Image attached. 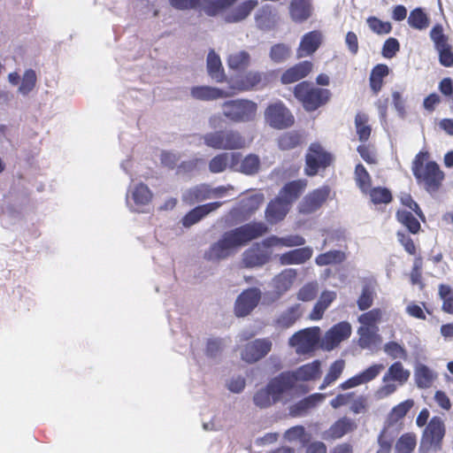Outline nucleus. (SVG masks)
Returning <instances> with one entry per match:
<instances>
[{
    "mask_svg": "<svg viewBox=\"0 0 453 453\" xmlns=\"http://www.w3.org/2000/svg\"><path fill=\"white\" fill-rule=\"evenodd\" d=\"M356 423L348 417H342L336 420L329 428L328 434L332 439H339L348 433L354 431Z\"/></svg>",
    "mask_w": 453,
    "mask_h": 453,
    "instance_id": "obj_33",
    "label": "nucleus"
},
{
    "mask_svg": "<svg viewBox=\"0 0 453 453\" xmlns=\"http://www.w3.org/2000/svg\"><path fill=\"white\" fill-rule=\"evenodd\" d=\"M290 210V206L279 196L272 200L265 210V219L270 224H277L284 219Z\"/></svg>",
    "mask_w": 453,
    "mask_h": 453,
    "instance_id": "obj_26",
    "label": "nucleus"
},
{
    "mask_svg": "<svg viewBox=\"0 0 453 453\" xmlns=\"http://www.w3.org/2000/svg\"><path fill=\"white\" fill-rule=\"evenodd\" d=\"M346 258L344 252L341 250H329L316 257L315 262L319 266L341 264Z\"/></svg>",
    "mask_w": 453,
    "mask_h": 453,
    "instance_id": "obj_47",
    "label": "nucleus"
},
{
    "mask_svg": "<svg viewBox=\"0 0 453 453\" xmlns=\"http://www.w3.org/2000/svg\"><path fill=\"white\" fill-rule=\"evenodd\" d=\"M262 194H253L242 198L237 205L231 211L232 215H250L259 208L263 203Z\"/></svg>",
    "mask_w": 453,
    "mask_h": 453,
    "instance_id": "obj_27",
    "label": "nucleus"
},
{
    "mask_svg": "<svg viewBox=\"0 0 453 453\" xmlns=\"http://www.w3.org/2000/svg\"><path fill=\"white\" fill-rule=\"evenodd\" d=\"M293 94L303 109L309 112L326 105L332 96L328 88L316 87L306 81L297 83L294 87Z\"/></svg>",
    "mask_w": 453,
    "mask_h": 453,
    "instance_id": "obj_3",
    "label": "nucleus"
},
{
    "mask_svg": "<svg viewBox=\"0 0 453 453\" xmlns=\"http://www.w3.org/2000/svg\"><path fill=\"white\" fill-rule=\"evenodd\" d=\"M289 12L295 22H303L311 15L310 2H291Z\"/></svg>",
    "mask_w": 453,
    "mask_h": 453,
    "instance_id": "obj_42",
    "label": "nucleus"
},
{
    "mask_svg": "<svg viewBox=\"0 0 453 453\" xmlns=\"http://www.w3.org/2000/svg\"><path fill=\"white\" fill-rule=\"evenodd\" d=\"M290 48L284 43L274 44L270 50V58L274 63L286 61L290 57Z\"/></svg>",
    "mask_w": 453,
    "mask_h": 453,
    "instance_id": "obj_56",
    "label": "nucleus"
},
{
    "mask_svg": "<svg viewBox=\"0 0 453 453\" xmlns=\"http://www.w3.org/2000/svg\"><path fill=\"white\" fill-rule=\"evenodd\" d=\"M355 180L362 193H367L372 185V178L362 164H358L355 167Z\"/></svg>",
    "mask_w": 453,
    "mask_h": 453,
    "instance_id": "obj_51",
    "label": "nucleus"
},
{
    "mask_svg": "<svg viewBox=\"0 0 453 453\" xmlns=\"http://www.w3.org/2000/svg\"><path fill=\"white\" fill-rule=\"evenodd\" d=\"M384 368L383 364H373L360 373L341 383L339 388L342 390H346L370 382L377 378Z\"/></svg>",
    "mask_w": 453,
    "mask_h": 453,
    "instance_id": "obj_18",
    "label": "nucleus"
},
{
    "mask_svg": "<svg viewBox=\"0 0 453 453\" xmlns=\"http://www.w3.org/2000/svg\"><path fill=\"white\" fill-rule=\"evenodd\" d=\"M313 65L311 61L304 60L286 69L281 76L280 82L288 85L297 82L307 77L312 71Z\"/></svg>",
    "mask_w": 453,
    "mask_h": 453,
    "instance_id": "obj_20",
    "label": "nucleus"
},
{
    "mask_svg": "<svg viewBox=\"0 0 453 453\" xmlns=\"http://www.w3.org/2000/svg\"><path fill=\"white\" fill-rule=\"evenodd\" d=\"M334 157L319 143H311L305 156L304 173L315 176L320 170H325L333 163Z\"/></svg>",
    "mask_w": 453,
    "mask_h": 453,
    "instance_id": "obj_9",
    "label": "nucleus"
},
{
    "mask_svg": "<svg viewBox=\"0 0 453 453\" xmlns=\"http://www.w3.org/2000/svg\"><path fill=\"white\" fill-rule=\"evenodd\" d=\"M264 114L269 126L276 129H285L292 127L295 123L294 115L280 100L268 104Z\"/></svg>",
    "mask_w": 453,
    "mask_h": 453,
    "instance_id": "obj_10",
    "label": "nucleus"
},
{
    "mask_svg": "<svg viewBox=\"0 0 453 453\" xmlns=\"http://www.w3.org/2000/svg\"><path fill=\"white\" fill-rule=\"evenodd\" d=\"M384 351L393 359H407V350L396 342H388L384 345Z\"/></svg>",
    "mask_w": 453,
    "mask_h": 453,
    "instance_id": "obj_58",
    "label": "nucleus"
},
{
    "mask_svg": "<svg viewBox=\"0 0 453 453\" xmlns=\"http://www.w3.org/2000/svg\"><path fill=\"white\" fill-rule=\"evenodd\" d=\"M380 319L381 311L378 308H375L361 314L358 318V321L365 326H372L378 323Z\"/></svg>",
    "mask_w": 453,
    "mask_h": 453,
    "instance_id": "obj_62",
    "label": "nucleus"
},
{
    "mask_svg": "<svg viewBox=\"0 0 453 453\" xmlns=\"http://www.w3.org/2000/svg\"><path fill=\"white\" fill-rule=\"evenodd\" d=\"M368 122L369 118L365 113L358 112L355 117L356 132L361 142H367L371 136L372 127Z\"/></svg>",
    "mask_w": 453,
    "mask_h": 453,
    "instance_id": "obj_43",
    "label": "nucleus"
},
{
    "mask_svg": "<svg viewBox=\"0 0 453 453\" xmlns=\"http://www.w3.org/2000/svg\"><path fill=\"white\" fill-rule=\"evenodd\" d=\"M261 298V293L258 288H248L242 292L234 304V313L237 317L249 315L258 304Z\"/></svg>",
    "mask_w": 453,
    "mask_h": 453,
    "instance_id": "obj_15",
    "label": "nucleus"
},
{
    "mask_svg": "<svg viewBox=\"0 0 453 453\" xmlns=\"http://www.w3.org/2000/svg\"><path fill=\"white\" fill-rule=\"evenodd\" d=\"M211 197V188L207 184H201L188 189L185 196L184 200L189 203H196L207 200Z\"/></svg>",
    "mask_w": 453,
    "mask_h": 453,
    "instance_id": "obj_40",
    "label": "nucleus"
},
{
    "mask_svg": "<svg viewBox=\"0 0 453 453\" xmlns=\"http://www.w3.org/2000/svg\"><path fill=\"white\" fill-rule=\"evenodd\" d=\"M414 379L417 387L425 389L433 385L436 374L427 365L418 364L415 367Z\"/></svg>",
    "mask_w": 453,
    "mask_h": 453,
    "instance_id": "obj_32",
    "label": "nucleus"
},
{
    "mask_svg": "<svg viewBox=\"0 0 453 453\" xmlns=\"http://www.w3.org/2000/svg\"><path fill=\"white\" fill-rule=\"evenodd\" d=\"M367 23L372 31L378 35H386L390 33L392 27L388 21H382L376 17L367 19Z\"/></svg>",
    "mask_w": 453,
    "mask_h": 453,
    "instance_id": "obj_61",
    "label": "nucleus"
},
{
    "mask_svg": "<svg viewBox=\"0 0 453 453\" xmlns=\"http://www.w3.org/2000/svg\"><path fill=\"white\" fill-rule=\"evenodd\" d=\"M267 232L268 227L265 223L256 221L226 231L204 252V258L208 261L225 259L238 248L245 246Z\"/></svg>",
    "mask_w": 453,
    "mask_h": 453,
    "instance_id": "obj_1",
    "label": "nucleus"
},
{
    "mask_svg": "<svg viewBox=\"0 0 453 453\" xmlns=\"http://www.w3.org/2000/svg\"><path fill=\"white\" fill-rule=\"evenodd\" d=\"M388 73L389 69L388 65L384 64H379L372 69L369 79L370 87L375 95L380 91L383 86V79L388 76Z\"/></svg>",
    "mask_w": 453,
    "mask_h": 453,
    "instance_id": "obj_38",
    "label": "nucleus"
},
{
    "mask_svg": "<svg viewBox=\"0 0 453 453\" xmlns=\"http://www.w3.org/2000/svg\"><path fill=\"white\" fill-rule=\"evenodd\" d=\"M260 167V159L255 154H250L245 157L240 165V171L248 175L257 173Z\"/></svg>",
    "mask_w": 453,
    "mask_h": 453,
    "instance_id": "obj_54",
    "label": "nucleus"
},
{
    "mask_svg": "<svg viewBox=\"0 0 453 453\" xmlns=\"http://www.w3.org/2000/svg\"><path fill=\"white\" fill-rule=\"evenodd\" d=\"M296 278V271L289 268L283 270L273 279L274 289L278 296H282L292 287Z\"/></svg>",
    "mask_w": 453,
    "mask_h": 453,
    "instance_id": "obj_31",
    "label": "nucleus"
},
{
    "mask_svg": "<svg viewBox=\"0 0 453 453\" xmlns=\"http://www.w3.org/2000/svg\"><path fill=\"white\" fill-rule=\"evenodd\" d=\"M400 50V43L399 42L394 38L389 37L387 39L382 47V56L386 58H394L396 53Z\"/></svg>",
    "mask_w": 453,
    "mask_h": 453,
    "instance_id": "obj_64",
    "label": "nucleus"
},
{
    "mask_svg": "<svg viewBox=\"0 0 453 453\" xmlns=\"http://www.w3.org/2000/svg\"><path fill=\"white\" fill-rule=\"evenodd\" d=\"M439 296L442 300L441 310L449 314H453V291L449 285L439 286Z\"/></svg>",
    "mask_w": 453,
    "mask_h": 453,
    "instance_id": "obj_53",
    "label": "nucleus"
},
{
    "mask_svg": "<svg viewBox=\"0 0 453 453\" xmlns=\"http://www.w3.org/2000/svg\"><path fill=\"white\" fill-rule=\"evenodd\" d=\"M320 362L319 360H314L311 363L303 365L299 367L296 376L297 379L299 378L303 380H316L320 375Z\"/></svg>",
    "mask_w": 453,
    "mask_h": 453,
    "instance_id": "obj_44",
    "label": "nucleus"
},
{
    "mask_svg": "<svg viewBox=\"0 0 453 453\" xmlns=\"http://www.w3.org/2000/svg\"><path fill=\"white\" fill-rule=\"evenodd\" d=\"M416 446L417 435L414 433H405L395 443V453H412Z\"/></svg>",
    "mask_w": 453,
    "mask_h": 453,
    "instance_id": "obj_45",
    "label": "nucleus"
},
{
    "mask_svg": "<svg viewBox=\"0 0 453 453\" xmlns=\"http://www.w3.org/2000/svg\"><path fill=\"white\" fill-rule=\"evenodd\" d=\"M289 343L298 353H310L320 345V328L313 326L300 330L291 336Z\"/></svg>",
    "mask_w": 453,
    "mask_h": 453,
    "instance_id": "obj_11",
    "label": "nucleus"
},
{
    "mask_svg": "<svg viewBox=\"0 0 453 453\" xmlns=\"http://www.w3.org/2000/svg\"><path fill=\"white\" fill-rule=\"evenodd\" d=\"M241 157L240 153H220L213 157L209 162V170L212 173L224 172L230 163L236 164Z\"/></svg>",
    "mask_w": 453,
    "mask_h": 453,
    "instance_id": "obj_29",
    "label": "nucleus"
},
{
    "mask_svg": "<svg viewBox=\"0 0 453 453\" xmlns=\"http://www.w3.org/2000/svg\"><path fill=\"white\" fill-rule=\"evenodd\" d=\"M153 194L144 183H138L132 190V198L137 205H146L152 199Z\"/></svg>",
    "mask_w": 453,
    "mask_h": 453,
    "instance_id": "obj_49",
    "label": "nucleus"
},
{
    "mask_svg": "<svg viewBox=\"0 0 453 453\" xmlns=\"http://www.w3.org/2000/svg\"><path fill=\"white\" fill-rule=\"evenodd\" d=\"M204 144L214 150H238L245 146L244 137L236 130H219L203 135Z\"/></svg>",
    "mask_w": 453,
    "mask_h": 453,
    "instance_id": "obj_7",
    "label": "nucleus"
},
{
    "mask_svg": "<svg viewBox=\"0 0 453 453\" xmlns=\"http://www.w3.org/2000/svg\"><path fill=\"white\" fill-rule=\"evenodd\" d=\"M331 191V188L328 185H324L309 192L298 205L299 212L302 214H311L317 211L327 201Z\"/></svg>",
    "mask_w": 453,
    "mask_h": 453,
    "instance_id": "obj_13",
    "label": "nucleus"
},
{
    "mask_svg": "<svg viewBox=\"0 0 453 453\" xmlns=\"http://www.w3.org/2000/svg\"><path fill=\"white\" fill-rule=\"evenodd\" d=\"M322 42V35L319 31L314 30L305 34L297 49V57L304 58L313 54Z\"/></svg>",
    "mask_w": 453,
    "mask_h": 453,
    "instance_id": "obj_24",
    "label": "nucleus"
},
{
    "mask_svg": "<svg viewBox=\"0 0 453 453\" xmlns=\"http://www.w3.org/2000/svg\"><path fill=\"white\" fill-rule=\"evenodd\" d=\"M296 376L290 372H281L272 379L267 386L273 393V402H278L284 393L290 391L296 385Z\"/></svg>",
    "mask_w": 453,
    "mask_h": 453,
    "instance_id": "obj_16",
    "label": "nucleus"
},
{
    "mask_svg": "<svg viewBox=\"0 0 453 453\" xmlns=\"http://www.w3.org/2000/svg\"><path fill=\"white\" fill-rule=\"evenodd\" d=\"M376 296L374 288L370 284H365L357 298V304L360 311H366L372 307Z\"/></svg>",
    "mask_w": 453,
    "mask_h": 453,
    "instance_id": "obj_52",
    "label": "nucleus"
},
{
    "mask_svg": "<svg viewBox=\"0 0 453 453\" xmlns=\"http://www.w3.org/2000/svg\"><path fill=\"white\" fill-rule=\"evenodd\" d=\"M430 38L434 44L435 50L450 45L449 37L444 34L441 24L434 25L430 31Z\"/></svg>",
    "mask_w": 453,
    "mask_h": 453,
    "instance_id": "obj_55",
    "label": "nucleus"
},
{
    "mask_svg": "<svg viewBox=\"0 0 453 453\" xmlns=\"http://www.w3.org/2000/svg\"><path fill=\"white\" fill-rule=\"evenodd\" d=\"M351 326L348 321H341L328 329L320 341V348L331 351L351 335Z\"/></svg>",
    "mask_w": 453,
    "mask_h": 453,
    "instance_id": "obj_12",
    "label": "nucleus"
},
{
    "mask_svg": "<svg viewBox=\"0 0 453 453\" xmlns=\"http://www.w3.org/2000/svg\"><path fill=\"white\" fill-rule=\"evenodd\" d=\"M207 72L216 82L221 83L226 80L220 58L213 50H210L207 56Z\"/></svg>",
    "mask_w": 453,
    "mask_h": 453,
    "instance_id": "obj_30",
    "label": "nucleus"
},
{
    "mask_svg": "<svg viewBox=\"0 0 453 453\" xmlns=\"http://www.w3.org/2000/svg\"><path fill=\"white\" fill-rule=\"evenodd\" d=\"M307 184L305 179L288 181L281 188L278 196L291 206L304 192Z\"/></svg>",
    "mask_w": 453,
    "mask_h": 453,
    "instance_id": "obj_21",
    "label": "nucleus"
},
{
    "mask_svg": "<svg viewBox=\"0 0 453 453\" xmlns=\"http://www.w3.org/2000/svg\"><path fill=\"white\" fill-rule=\"evenodd\" d=\"M411 372L405 369L400 361L389 365L382 377V385L376 390L378 399L386 398L393 395L399 387L403 386L410 379Z\"/></svg>",
    "mask_w": 453,
    "mask_h": 453,
    "instance_id": "obj_6",
    "label": "nucleus"
},
{
    "mask_svg": "<svg viewBox=\"0 0 453 453\" xmlns=\"http://www.w3.org/2000/svg\"><path fill=\"white\" fill-rule=\"evenodd\" d=\"M413 406L414 401L412 399H407L394 406L388 413L389 422L397 423L407 415Z\"/></svg>",
    "mask_w": 453,
    "mask_h": 453,
    "instance_id": "obj_46",
    "label": "nucleus"
},
{
    "mask_svg": "<svg viewBox=\"0 0 453 453\" xmlns=\"http://www.w3.org/2000/svg\"><path fill=\"white\" fill-rule=\"evenodd\" d=\"M326 398L325 394L315 393L310 395L309 396L303 398L296 403L293 407V412L296 415H302L307 411L316 407L319 403H321Z\"/></svg>",
    "mask_w": 453,
    "mask_h": 453,
    "instance_id": "obj_39",
    "label": "nucleus"
},
{
    "mask_svg": "<svg viewBox=\"0 0 453 453\" xmlns=\"http://www.w3.org/2000/svg\"><path fill=\"white\" fill-rule=\"evenodd\" d=\"M272 346L268 338L249 342L242 348L241 358L248 364H254L265 357L271 351Z\"/></svg>",
    "mask_w": 453,
    "mask_h": 453,
    "instance_id": "obj_14",
    "label": "nucleus"
},
{
    "mask_svg": "<svg viewBox=\"0 0 453 453\" xmlns=\"http://www.w3.org/2000/svg\"><path fill=\"white\" fill-rule=\"evenodd\" d=\"M234 93H228L219 88L211 86H196L190 89V95L194 99L200 101H213L219 98H226Z\"/></svg>",
    "mask_w": 453,
    "mask_h": 453,
    "instance_id": "obj_23",
    "label": "nucleus"
},
{
    "mask_svg": "<svg viewBox=\"0 0 453 453\" xmlns=\"http://www.w3.org/2000/svg\"><path fill=\"white\" fill-rule=\"evenodd\" d=\"M253 401L254 403L260 408L269 407L272 403H275L273 402V393L269 390L268 386H266L265 388L258 390L255 394Z\"/></svg>",
    "mask_w": 453,
    "mask_h": 453,
    "instance_id": "obj_60",
    "label": "nucleus"
},
{
    "mask_svg": "<svg viewBox=\"0 0 453 453\" xmlns=\"http://www.w3.org/2000/svg\"><path fill=\"white\" fill-rule=\"evenodd\" d=\"M265 79V74L264 73L258 71H250L245 74L234 79L231 88L239 92H243L252 90L257 87L263 88L265 86V83L264 82Z\"/></svg>",
    "mask_w": 453,
    "mask_h": 453,
    "instance_id": "obj_17",
    "label": "nucleus"
},
{
    "mask_svg": "<svg viewBox=\"0 0 453 453\" xmlns=\"http://www.w3.org/2000/svg\"><path fill=\"white\" fill-rule=\"evenodd\" d=\"M223 116L233 123H248L256 119L257 104L246 98H237L225 101L221 104Z\"/></svg>",
    "mask_w": 453,
    "mask_h": 453,
    "instance_id": "obj_5",
    "label": "nucleus"
},
{
    "mask_svg": "<svg viewBox=\"0 0 453 453\" xmlns=\"http://www.w3.org/2000/svg\"><path fill=\"white\" fill-rule=\"evenodd\" d=\"M395 217L397 221L404 226L410 233L416 234L420 231V223L411 211L406 210H398L396 211Z\"/></svg>",
    "mask_w": 453,
    "mask_h": 453,
    "instance_id": "obj_41",
    "label": "nucleus"
},
{
    "mask_svg": "<svg viewBox=\"0 0 453 453\" xmlns=\"http://www.w3.org/2000/svg\"><path fill=\"white\" fill-rule=\"evenodd\" d=\"M409 25L418 30L428 27L430 20L426 13L421 8L412 10L408 17Z\"/></svg>",
    "mask_w": 453,
    "mask_h": 453,
    "instance_id": "obj_48",
    "label": "nucleus"
},
{
    "mask_svg": "<svg viewBox=\"0 0 453 453\" xmlns=\"http://www.w3.org/2000/svg\"><path fill=\"white\" fill-rule=\"evenodd\" d=\"M344 366L345 363L342 359H338L332 363L319 389H324L334 382L342 373Z\"/></svg>",
    "mask_w": 453,
    "mask_h": 453,
    "instance_id": "obj_50",
    "label": "nucleus"
},
{
    "mask_svg": "<svg viewBox=\"0 0 453 453\" xmlns=\"http://www.w3.org/2000/svg\"><path fill=\"white\" fill-rule=\"evenodd\" d=\"M318 295V283L308 282L297 293V299L303 302L313 300Z\"/></svg>",
    "mask_w": 453,
    "mask_h": 453,
    "instance_id": "obj_59",
    "label": "nucleus"
},
{
    "mask_svg": "<svg viewBox=\"0 0 453 453\" xmlns=\"http://www.w3.org/2000/svg\"><path fill=\"white\" fill-rule=\"evenodd\" d=\"M37 76L33 69L27 70L21 79V83L19 88V91L22 95H28L35 87Z\"/></svg>",
    "mask_w": 453,
    "mask_h": 453,
    "instance_id": "obj_57",
    "label": "nucleus"
},
{
    "mask_svg": "<svg viewBox=\"0 0 453 453\" xmlns=\"http://www.w3.org/2000/svg\"><path fill=\"white\" fill-rule=\"evenodd\" d=\"M445 434L446 426L443 419L440 416H434L422 432L421 447L426 450L440 451Z\"/></svg>",
    "mask_w": 453,
    "mask_h": 453,
    "instance_id": "obj_8",
    "label": "nucleus"
},
{
    "mask_svg": "<svg viewBox=\"0 0 453 453\" xmlns=\"http://www.w3.org/2000/svg\"><path fill=\"white\" fill-rule=\"evenodd\" d=\"M337 294L334 291L325 290L323 291L317 303L314 304L309 318L311 320H319L323 318L325 311L336 299Z\"/></svg>",
    "mask_w": 453,
    "mask_h": 453,
    "instance_id": "obj_28",
    "label": "nucleus"
},
{
    "mask_svg": "<svg viewBox=\"0 0 453 453\" xmlns=\"http://www.w3.org/2000/svg\"><path fill=\"white\" fill-rule=\"evenodd\" d=\"M301 305L295 304L283 311L275 320V325L280 328H288L301 317Z\"/></svg>",
    "mask_w": 453,
    "mask_h": 453,
    "instance_id": "obj_35",
    "label": "nucleus"
},
{
    "mask_svg": "<svg viewBox=\"0 0 453 453\" xmlns=\"http://www.w3.org/2000/svg\"><path fill=\"white\" fill-rule=\"evenodd\" d=\"M226 63L229 69L235 72H242L250 66L251 57L248 51L240 50L230 54L227 57Z\"/></svg>",
    "mask_w": 453,
    "mask_h": 453,
    "instance_id": "obj_34",
    "label": "nucleus"
},
{
    "mask_svg": "<svg viewBox=\"0 0 453 453\" xmlns=\"http://www.w3.org/2000/svg\"><path fill=\"white\" fill-rule=\"evenodd\" d=\"M277 143L281 150H294L303 143V136L298 131L285 132L278 137Z\"/></svg>",
    "mask_w": 453,
    "mask_h": 453,
    "instance_id": "obj_37",
    "label": "nucleus"
},
{
    "mask_svg": "<svg viewBox=\"0 0 453 453\" xmlns=\"http://www.w3.org/2000/svg\"><path fill=\"white\" fill-rule=\"evenodd\" d=\"M428 156L427 152H419L412 162V173L418 185L434 193L440 189L444 180L445 174L435 161H428L424 164V159Z\"/></svg>",
    "mask_w": 453,
    "mask_h": 453,
    "instance_id": "obj_2",
    "label": "nucleus"
},
{
    "mask_svg": "<svg viewBox=\"0 0 453 453\" xmlns=\"http://www.w3.org/2000/svg\"><path fill=\"white\" fill-rule=\"evenodd\" d=\"M379 449L376 453H390L393 445V439L386 429H383L378 436Z\"/></svg>",
    "mask_w": 453,
    "mask_h": 453,
    "instance_id": "obj_63",
    "label": "nucleus"
},
{
    "mask_svg": "<svg viewBox=\"0 0 453 453\" xmlns=\"http://www.w3.org/2000/svg\"><path fill=\"white\" fill-rule=\"evenodd\" d=\"M312 254L313 250L311 247H302L281 254L279 257V262L282 265H302L310 260Z\"/></svg>",
    "mask_w": 453,
    "mask_h": 453,
    "instance_id": "obj_25",
    "label": "nucleus"
},
{
    "mask_svg": "<svg viewBox=\"0 0 453 453\" xmlns=\"http://www.w3.org/2000/svg\"><path fill=\"white\" fill-rule=\"evenodd\" d=\"M371 203L376 206L381 204H388L393 201V195L389 188L385 187H373L370 188L367 193Z\"/></svg>",
    "mask_w": 453,
    "mask_h": 453,
    "instance_id": "obj_36",
    "label": "nucleus"
},
{
    "mask_svg": "<svg viewBox=\"0 0 453 453\" xmlns=\"http://www.w3.org/2000/svg\"><path fill=\"white\" fill-rule=\"evenodd\" d=\"M271 253L260 243H255L242 254V264L247 268L262 266L269 262Z\"/></svg>",
    "mask_w": 453,
    "mask_h": 453,
    "instance_id": "obj_19",
    "label": "nucleus"
},
{
    "mask_svg": "<svg viewBox=\"0 0 453 453\" xmlns=\"http://www.w3.org/2000/svg\"><path fill=\"white\" fill-rule=\"evenodd\" d=\"M223 202H212L205 204L198 205L189 211L181 219V223L185 227H189L198 221H200L203 218L207 216L209 213L218 210Z\"/></svg>",
    "mask_w": 453,
    "mask_h": 453,
    "instance_id": "obj_22",
    "label": "nucleus"
},
{
    "mask_svg": "<svg viewBox=\"0 0 453 453\" xmlns=\"http://www.w3.org/2000/svg\"><path fill=\"white\" fill-rule=\"evenodd\" d=\"M203 12L208 16L220 15L228 23L244 19L255 8L257 2H205Z\"/></svg>",
    "mask_w": 453,
    "mask_h": 453,
    "instance_id": "obj_4",
    "label": "nucleus"
}]
</instances>
